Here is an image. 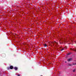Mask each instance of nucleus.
I'll return each mask as SVG.
<instances>
[{"label":"nucleus","mask_w":76,"mask_h":76,"mask_svg":"<svg viewBox=\"0 0 76 76\" xmlns=\"http://www.w3.org/2000/svg\"><path fill=\"white\" fill-rule=\"evenodd\" d=\"M9 69H10V67H8L7 68V69H8V70H9Z\"/></svg>","instance_id":"8"},{"label":"nucleus","mask_w":76,"mask_h":76,"mask_svg":"<svg viewBox=\"0 0 76 76\" xmlns=\"http://www.w3.org/2000/svg\"><path fill=\"white\" fill-rule=\"evenodd\" d=\"M64 50V48H63L61 50V51H63V50Z\"/></svg>","instance_id":"11"},{"label":"nucleus","mask_w":76,"mask_h":76,"mask_svg":"<svg viewBox=\"0 0 76 76\" xmlns=\"http://www.w3.org/2000/svg\"><path fill=\"white\" fill-rule=\"evenodd\" d=\"M10 69H13V66H10Z\"/></svg>","instance_id":"2"},{"label":"nucleus","mask_w":76,"mask_h":76,"mask_svg":"<svg viewBox=\"0 0 76 76\" xmlns=\"http://www.w3.org/2000/svg\"><path fill=\"white\" fill-rule=\"evenodd\" d=\"M14 69L15 70H17L18 69V68L16 67H15V68H14Z\"/></svg>","instance_id":"3"},{"label":"nucleus","mask_w":76,"mask_h":76,"mask_svg":"<svg viewBox=\"0 0 76 76\" xmlns=\"http://www.w3.org/2000/svg\"><path fill=\"white\" fill-rule=\"evenodd\" d=\"M70 50H73V51H75V52H76V50H74V49H72V48H71Z\"/></svg>","instance_id":"4"},{"label":"nucleus","mask_w":76,"mask_h":76,"mask_svg":"<svg viewBox=\"0 0 76 76\" xmlns=\"http://www.w3.org/2000/svg\"><path fill=\"white\" fill-rule=\"evenodd\" d=\"M52 44H54V42H52Z\"/></svg>","instance_id":"13"},{"label":"nucleus","mask_w":76,"mask_h":76,"mask_svg":"<svg viewBox=\"0 0 76 76\" xmlns=\"http://www.w3.org/2000/svg\"><path fill=\"white\" fill-rule=\"evenodd\" d=\"M73 39H72V40H73Z\"/></svg>","instance_id":"17"},{"label":"nucleus","mask_w":76,"mask_h":76,"mask_svg":"<svg viewBox=\"0 0 76 76\" xmlns=\"http://www.w3.org/2000/svg\"><path fill=\"white\" fill-rule=\"evenodd\" d=\"M73 72H75V70H73Z\"/></svg>","instance_id":"12"},{"label":"nucleus","mask_w":76,"mask_h":76,"mask_svg":"<svg viewBox=\"0 0 76 76\" xmlns=\"http://www.w3.org/2000/svg\"><path fill=\"white\" fill-rule=\"evenodd\" d=\"M72 60V58H69L67 60L69 62V61H70Z\"/></svg>","instance_id":"1"},{"label":"nucleus","mask_w":76,"mask_h":76,"mask_svg":"<svg viewBox=\"0 0 76 76\" xmlns=\"http://www.w3.org/2000/svg\"><path fill=\"white\" fill-rule=\"evenodd\" d=\"M3 56H4L3 57H5V56H6V55L5 54H4L3 55Z\"/></svg>","instance_id":"9"},{"label":"nucleus","mask_w":76,"mask_h":76,"mask_svg":"<svg viewBox=\"0 0 76 76\" xmlns=\"http://www.w3.org/2000/svg\"><path fill=\"white\" fill-rule=\"evenodd\" d=\"M54 42H55V43H56V44H58V42H56V41H54Z\"/></svg>","instance_id":"7"},{"label":"nucleus","mask_w":76,"mask_h":76,"mask_svg":"<svg viewBox=\"0 0 76 76\" xmlns=\"http://www.w3.org/2000/svg\"><path fill=\"white\" fill-rule=\"evenodd\" d=\"M60 44H61V42H60Z\"/></svg>","instance_id":"14"},{"label":"nucleus","mask_w":76,"mask_h":76,"mask_svg":"<svg viewBox=\"0 0 76 76\" xmlns=\"http://www.w3.org/2000/svg\"><path fill=\"white\" fill-rule=\"evenodd\" d=\"M68 66H72V64H69Z\"/></svg>","instance_id":"6"},{"label":"nucleus","mask_w":76,"mask_h":76,"mask_svg":"<svg viewBox=\"0 0 76 76\" xmlns=\"http://www.w3.org/2000/svg\"><path fill=\"white\" fill-rule=\"evenodd\" d=\"M44 47H47V45L46 44H45L44 45Z\"/></svg>","instance_id":"5"},{"label":"nucleus","mask_w":76,"mask_h":76,"mask_svg":"<svg viewBox=\"0 0 76 76\" xmlns=\"http://www.w3.org/2000/svg\"><path fill=\"white\" fill-rule=\"evenodd\" d=\"M18 76H20V75H18Z\"/></svg>","instance_id":"15"},{"label":"nucleus","mask_w":76,"mask_h":76,"mask_svg":"<svg viewBox=\"0 0 76 76\" xmlns=\"http://www.w3.org/2000/svg\"><path fill=\"white\" fill-rule=\"evenodd\" d=\"M70 54H71V53H69L67 54V55H70Z\"/></svg>","instance_id":"10"},{"label":"nucleus","mask_w":76,"mask_h":76,"mask_svg":"<svg viewBox=\"0 0 76 76\" xmlns=\"http://www.w3.org/2000/svg\"><path fill=\"white\" fill-rule=\"evenodd\" d=\"M65 63H67V62L66 61H65Z\"/></svg>","instance_id":"16"},{"label":"nucleus","mask_w":76,"mask_h":76,"mask_svg":"<svg viewBox=\"0 0 76 76\" xmlns=\"http://www.w3.org/2000/svg\"><path fill=\"white\" fill-rule=\"evenodd\" d=\"M75 43H76V42H75Z\"/></svg>","instance_id":"18"}]
</instances>
